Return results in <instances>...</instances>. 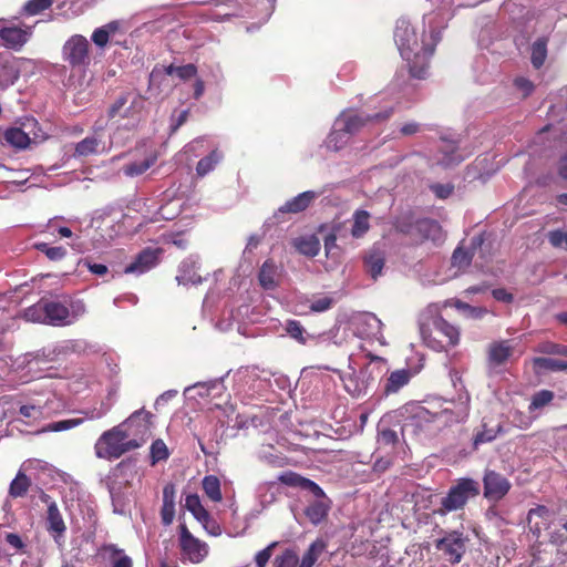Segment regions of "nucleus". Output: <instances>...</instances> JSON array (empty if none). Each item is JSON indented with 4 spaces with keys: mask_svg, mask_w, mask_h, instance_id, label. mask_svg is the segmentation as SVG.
Returning <instances> with one entry per match:
<instances>
[{
    "mask_svg": "<svg viewBox=\"0 0 567 567\" xmlns=\"http://www.w3.org/2000/svg\"><path fill=\"white\" fill-rule=\"evenodd\" d=\"M393 37L411 78L417 80L426 79L431 58L435 52L436 45L442 40L441 30L431 27L429 33L423 30L420 38L409 20L399 19L395 23Z\"/></svg>",
    "mask_w": 567,
    "mask_h": 567,
    "instance_id": "obj_1",
    "label": "nucleus"
},
{
    "mask_svg": "<svg viewBox=\"0 0 567 567\" xmlns=\"http://www.w3.org/2000/svg\"><path fill=\"white\" fill-rule=\"evenodd\" d=\"M423 343L437 352L447 351L460 343V328L450 323L435 309L429 307L419 318Z\"/></svg>",
    "mask_w": 567,
    "mask_h": 567,
    "instance_id": "obj_2",
    "label": "nucleus"
},
{
    "mask_svg": "<svg viewBox=\"0 0 567 567\" xmlns=\"http://www.w3.org/2000/svg\"><path fill=\"white\" fill-rule=\"evenodd\" d=\"M141 442L127 439L123 425H116L102 433L94 445L96 457L103 460H117L125 453L138 449Z\"/></svg>",
    "mask_w": 567,
    "mask_h": 567,
    "instance_id": "obj_3",
    "label": "nucleus"
},
{
    "mask_svg": "<svg viewBox=\"0 0 567 567\" xmlns=\"http://www.w3.org/2000/svg\"><path fill=\"white\" fill-rule=\"evenodd\" d=\"M480 494L481 486L476 480L471 477L458 478L441 499L440 507L434 511V514L445 516L447 513L462 511L471 498H475Z\"/></svg>",
    "mask_w": 567,
    "mask_h": 567,
    "instance_id": "obj_4",
    "label": "nucleus"
},
{
    "mask_svg": "<svg viewBox=\"0 0 567 567\" xmlns=\"http://www.w3.org/2000/svg\"><path fill=\"white\" fill-rule=\"evenodd\" d=\"M392 110L365 114L354 110L343 111L336 121L337 126H341L343 132L350 137L361 132L371 123H381L390 118Z\"/></svg>",
    "mask_w": 567,
    "mask_h": 567,
    "instance_id": "obj_5",
    "label": "nucleus"
},
{
    "mask_svg": "<svg viewBox=\"0 0 567 567\" xmlns=\"http://www.w3.org/2000/svg\"><path fill=\"white\" fill-rule=\"evenodd\" d=\"M62 58L72 69H85L90 65V43L81 34H74L62 48Z\"/></svg>",
    "mask_w": 567,
    "mask_h": 567,
    "instance_id": "obj_6",
    "label": "nucleus"
},
{
    "mask_svg": "<svg viewBox=\"0 0 567 567\" xmlns=\"http://www.w3.org/2000/svg\"><path fill=\"white\" fill-rule=\"evenodd\" d=\"M154 415L150 411H146L144 408L133 412L124 422L120 425H123L124 433L127 439H136L141 442V446L148 440L151 436V429L153 426Z\"/></svg>",
    "mask_w": 567,
    "mask_h": 567,
    "instance_id": "obj_7",
    "label": "nucleus"
},
{
    "mask_svg": "<svg viewBox=\"0 0 567 567\" xmlns=\"http://www.w3.org/2000/svg\"><path fill=\"white\" fill-rule=\"evenodd\" d=\"M482 481L483 495L489 502L502 501L512 488L509 480L495 470H485Z\"/></svg>",
    "mask_w": 567,
    "mask_h": 567,
    "instance_id": "obj_8",
    "label": "nucleus"
},
{
    "mask_svg": "<svg viewBox=\"0 0 567 567\" xmlns=\"http://www.w3.org/2000/svg\"><path fill=\"white\" fill-rule=\"evenodd\" d=\"M179 547L182 554L193 564L203 561L208 554L207 544L193 536L185 524L179 525Z\"/></svg>",
    "mask_w": 567,
    "mask_h": 567,
    "instance_id": "obj_9",
    "label": "nucleus"
},
{
    "mask_svg": "<svg viewBox=\"0 0 567 567\" xmlns=\"http://www.w3.org/2000/svg\"><path fill=\"white\" fill-rule=\"evenodd\" d=\"M435 548L443 554L449 563L458 564L465 554L463 534L458 532L446 534L443 538L436 540Z\"/></svg>",
    "mask_w": 567,
    "mask_h": 567,
    "instance_id": "obj_10",
    "label": "nucleus"
},
{
    "mask_svg": "<svg viewBox=\"0 0 567 567\" xmlns=\"http://www.w3.org/2000/svg\"><path fill=\"white\" fill-rule=\"evenodd\" d=\"M40 498L43 503L48 504L45 517L47 530L53 537L54 542L61 545L66 532V525L62 514L50 495L43 493Z\"/></svg>",
    "mask_w": 567,
    "mask_h": 567,
    "instance_id": "obj_11",
    "label": "nucleus"
},
{
    "mask_svg": "<svg viewBox=\"0 0 567 567\" xmlns=\"http://www.w3.org/2000/svg\"><path fill=\"white\" fill-rule=\"evenodd\" d=\"M318 197V194L313 190H307L298 194L293 198L287 200L282 206H280L275 213L274 218L277 221L284 220V215L290 214L296 215L305 212L312 202Z\"/></svg>",
    "mask_w": 567,
    "mask_h": 567,
    "instance_id": "obj_12",
    "label": "nucleus"
},
{
    "mask_svg": "<svg viewBox=\"0 0 567 567\" xmlns=\"http://www.w3.org/2000/svg\"><path fill=\"white\" fill-rule=\"evenodd\" d=\"M513 340H498L489 343L487 362L492 368L504 365L514 353Z\"/></svg>",
    "mask_w": 567,
    "mask_h": 567,
    "instance_id": "obj_13",
    "label": "nucleus"
},
{
    "mask_svg": "<svg viewBox=\"0 0 567 567\" xmlns=\"http://www.w3.org/2000/svg\"><path fill=\"white\" fill-rule=\"evenodd\" d=\"M31 28L3 27L0 29V39L7 49L19 51L29 41Z\"/></svg>",
    "mask_w": 567,
    "mask_h": 567,
    "instance_id": "obj_14",
    "label": "nucleus"
},
{
    "mask_svg": "<svg viewBox=\"0 0 567 567\" xmlns=\"http://www.w3.org/2000/svg\"><path fill=\"white\" fill-rule=\"evenodd\" d=\"M411 412L412 417L416 420L417 424H421L422 422L432 423L436 421L447 424L457 421L454 413L449 409L431 412L422 405H414L412 406Z\"/></svg>",
    "mask_w": 567,
    "mask_h": 567,
    "instance_id": "obj_15",
    "label": "nucleus"
},
{
    "mask_svg": "<svg viewBox=\"0 0 567 567\" xmlns=\"http://www.w3.org/2000/svg\"><path fill=\"white\" fill-rule=\"evenodd\" d=\"M158 249H143L130 265L125 267L126 274H144L158 262Z\"/></svg>",
    "mask_w": 567,
    "mask_h": 567,
    "instance_id": "obj_16",
    "label": "nucleus"
},
{
    "mask_svg": "<svg viewBox=\"0 0 567 567\" xmlns=\"http://www.w3.org/2000/svg\"><path fill=\"white\" fill-rule=\"evenodd\" d=\"M184 506L206 530H209V524L214 523V520L212 519L209 512L202 505L200 498L197 494L187 495Z\"/></svg>",
    "mask_w": 567,
    "mask_h": 567,
    "instance_id": "obj_17",
    "label": "nucleus"
},
{
    "mask_svg": "<svg viewBox=\"0 0 567 567\" xmlns=\"http://www.w3.org/2000/svg\"><path fill=\"white\" fill-rule=\"evenodd\" d=\"M175 496L176 489L173 483H168L163 488V505L161 508L162 523L168 526L175 517Z\"/></svg>",
    "mask_w": 567,
    "mask_h": 567,
    "instance_id": "obj_18",
    "label": "nucleus"
},
{
    "mask_svg": "<svg viewBox=\"0 0 567 567\" xmlns=\"http://www.w3.org/2000/svg\"><path fill=\"white\" fill-rule=\"evenodd\" d=\"M31 138L29 133L24 132L20 127H9L4 131H0V143L7 144L16 148H25L29 146Z\"/></svg>",
    "mask_w": 567,
    "mask_h": 567,
    "instance_id": "obj_19",
    "label": "nucleus"
},
{
    "mask_svg": "<svg viewBox=\"0 0 567 567\" xmlns=\"http://www.w3.org/2000/svg\"><path fill=\"white\" fill-rule=\"evenodd\" d=\"M364 269L372 279H377L385 265V255L379 248H371L363 258Z\"/></svg>",
    "mask_w": 567,
    "mask_h": 567,
    "instance_id": "obj_20",
    "label": "nucleus"
},
{
    "mask_svg": "<svg viewBox=\"0 0 567 567\" xmlns=\"http://www.w3.org/2000/svg\"><path fill=\"white\" fill-rule=\"evenodd\" d=\"M102 141L95 136H87L75 144L73 156L78 158L100 153Z\"/></svg>",
    "mask_w": 567,
    "mask_h": 567,
    "instance_id": "obj_21",
    "label": "nucleus"
},
{
    "mask_svg": "<svg viewBox=\"0 0 567 567\" xmlns=\"http://www.w3.org/2000/svg\"><path fill=\"white\" fill-rule=\"evenodd\" d=\"M224 154L218 148L213 150L207 156L200 158L196 165V174L204 177L215 169L223 161Z\"/></svg>",
    "mask_w": 567,
    "mask_h": 567,
    "instance_id": "obj_22",
    "label": "nucleus"
},
{
    "mask_svg": "<svg viewBox=\"0 0 567 567\" xmlns=\"http://www.w3.org/2000/svg\"><path fill=\"white\" fill-rule=\"evenodd\" d=\"M411 374L409 370L401 369L393 371L389 378L386 379L385 385H384V393L391 394L396 393L401 388L406 385L410 381Z\"/></svg>",
    "mask_w": 567,
    "mask_h": 567,
    "instance_id": "obj_23",
    "label": "nucleus"
},
{
    "mask_svg": "<svg viewBox=\"0 0 567 567\" xmlns=\"http://www.w3.org/2000/svg\"><path fill=\"white\" fill-rule=\"evenodd\" d=\"M329 509L330 506L327 502L317 499L307 506L305 515L313 525H318L327 518Z\"/></svg>",
    "mask_w": 567,
    "mask_h": 567,
    "instance_id": "obj_24",
    "label": "nucleus"
},
{
    "mask_svg": "<svg viewBox=\"0 0 567 567\" xmlns=\"http://www.w3.org/2000/svg\"><path fill=\"white\" fill-rule=\"evenodd\" d=\"M293 246L300 254L308 257L317 256L320 250V241L313 235L295 239Z\"/></svg>",
    "mask_w": 567,
    "mask_h": 567,
    "instance_id": "obj_25",
    "label": "nucleus"
},
{
    "mask_svg": "<svg viewBox=\"0 0 567 567\" xmlns=\"http://www.w3.org/2000/svg\"><path fill=\"white\" fill-rule=\"evenodd\" d=\"M43 310L45 317L53 323L64 322L70 315L68 307L56 301H50L44 303Z\"/></svg>",
    "mask_w": 567,
    "mask_h": 567,
    "instance_id": "obj_26",
    "label": "nucleus"
},
{
    "mask_svg": "<svg viewBox=\"0 0 567 567\" xmlns=\"http://www.w3.org/2000/svg\"><path fill=\"white\" fill-rule=\"evenodd\" d=\"M370 229V214L367 210L358 209L353 214L351 235L354 238L363 237Z\"/></svg>",
    "mask_w": 567,
    "mask_h": 567,
    "instance_id": "obj_27",
    "label": "nucleus"
},
{
    "mask_svg": "<svg viewBox=\"0 0 567 567\" xmlns=\"http://www.w3.org/2000/svg\"><path fill=\"white\" fill-rule=\"evenodd\" d=\"M156 155H151L141 162H132L122 167V172L127 177H136L144 174L156 163Z\"/></svg>",
    "mask_w": 567,
    "mask_h": 567,
    "instance_id": "obj_28",
    "label": "nucleus"
},
{
    "mask_svg": "<svg viewBox=\"0 0 567 567\" xmlns=\"http://www.w3.org/2000/svg\"><path fill=\"white\" fill-rule=\"evenodd\" d=\"M203 491L205 495L215 503H219L223 499V494L220 489V481L215 475H207L203 478L202 482Z\"/></svg>",
    "mask_w": 567,
    "mask_h": 567,
    "instance_id": "obj_29",
    "label": "nucleus"
},
{
    "mask_svg": "<svg viewBox=\"0 0 567 567\" xmlns=\"http://www.w3.org/2000/svg\"><path fill=\"white\" fill-rule=\"evenodd\" d=\"M277 277V266L272 260H266L259 271V282L262 288L265 289H271L274 288Z\"/></svg>",
    "mask_w": 567,
    "mask_h": 567,
    "instance_id": "obj_30",
    "label": "nucleus"
},
{
    "mask_svg": "<svg viewBox=\"0 0 567 567\" xmlns=\"http://www.w3.org/2000/svg\"><path fill=\"white\" fill-rule=\"evenodd\" d=\"M533 367L536 372L538 371H565L567 370V361L536 357L533 359Z\"/></svg>",
    "mask_w": 567,
    "mask_h": 567,
    "instance_id": "obj_31",
    "label": "nucleus"
},
{
    "mask_svg": "<svg viewBox=\"0 0 567 567\" xmlns=\"http://www.w3.org/2000/svg\"><path fill=\"white\" fill-rule=\"evenodd\" d=\"M324 549L326 543L322 539L315 540L303 554L299 567H312Z\"/></svg>",
    "mask_w": 567,
    "mask_h": 567,
    "instance_id": "obj_32",
    "label": "nucleus"
},
{
    "mask_svg": "<svg viewBox=\"0 0 567 567\" xmlns=\"http://www.w3.org/2000/svg\"><path fill=\"white\" fill-rule=\"evenodd\" d=\"M30 486V478L20 471L10 484L9 495L13 498L23 497L28 493Z\"/></svg>",
    "mask_w": 567,
    "mask_h": 567,
    "instance_id": "obj_33",
    "label": "nucleus"
},
{
    "mask_svg": "<svg viewBox=\"0 0 567 567\" xmlns=\"http://www.w3.org/2000/svg\"><path fill=\"white\" fill-rule=\"evenodd\" d=\"M350 138L351 137L347 135L346 132H343V128L341 126H337L334 124V128L327 138V146L328 148L337 152L343 148L349 143Z\"/></svg>",
    "mask_w": 567,
    "mask_h": 567,
    "instance_id": "obj_34",
    "label": "nucleus"
},
{
    "mask_svg": "<svg viewBox=\"0 0 567 567\" xmlns=\"http://www.w3.org/2000/svg\"><path fill=\"white\" fill-rule=\"evenodd\" d=\"M547 56V39H537L532 45V63L534 68L539 69L545 63Z\"/></svg>",
    "mask_w": 567,
    "mask_h": 567,
    "instance_id": "obj_35",
    "label": "nucleus"
},
{
    "mask_svg": "<svg viewBox=\"0 0 567 567\" xmlns=\"http://www.w3.org/2000/svg\"><path fill=\"white\" fill-rule=\"evenodd\" d=\"M555 394L550 390H540L533 394L530 399V403L528 405V411L534 412L536 410H540L544 406L551 403Z\"/></svg>",
    "mask_w": 567,
    "mask_h": 567,
    "instance_id": "obj_36",
    "label": "nucleus"
},
{
    "mask_svg": "<svg viewBox=\"0 0 567 567\" xmlns=\"http://www.w3.org/2000/svg\"><path fill=\"white\" fill-rule=\"evenodd\" d=\"M34 248L43 252L51 261L62 260L66 256V249L62 246H50L47 243H35Z\"/></svg>",
    "mask_w": 567,
    "mask_h": 567,
    "instance_id": "obj_37",
    "label": "nucleus"
},
{
    "mask_svg": "<svg viewBox=\"0 0 567 567\" xmlns=\"http://www.w3.org/2000/svg\"><path fill=\"white\" fill-rule=\"evenodd\" d=\"M483 429L478 431L474 439H473V445L475 449H477L478 445L489 443L494 441L498 433L502 431V426L491 427L488 429L486 424H483Z\"/></svg>",
    "mask_w": 567,
    "mask_h": 567,
    "instance_id": "obj_38",
    "label": "nucleus"
},
{
    "mask_svg": "<svg viewBox=\"0 0 567 567\" xmlns=\"http://www.w3.org/2000/svg\"><path fill=\"white\" fill-rule=\"evenodd\" d=\"M84 422V419H69V420H61L56 422H52L47 424L42 430L41 433L44 432H61V431H68L75 426L81 425Z\"/></svg>",
    "mask_w": 567,
    "mask_h": 567,
    "instance_id": "obj_39",
    "label": "nucleus"
},
{
    "mask_svg": "<svg viewBox=\"0 0 567 567\" xmlns=\"http://www.w3.org/2000/svg\"><path fill=\"white\" fill-rule=\"evenodd\" d=\"M117 25L115 22H111L104 27L97 28L92 33V41L100 48H103L107 44L110 39V33L115 32Z\"/></svg>",
    "mask_w": 567,
    "mask_h": 567,
    "instance_id": "obj_40",
    "label": "nucleus"
},
{
    "mask_svg": "<svg viewBox=\"0 0 567 567\" xmlns=\"http://www.w3.org/2000/svg\"><path fill=\"white\" fill-rule=\"evenodd\" d=\"M415 227L419 233L423 235V238L434 239L441 227L437 221L429 218L420 219L416 221Z\"/></svg>",
    "mask_w": 567,
    "mask_h": 567,
    "instance_id": "obj_41",
    "label": "nucleus"
},
{
    "mask_svg": "<svg viewBox=\"0 0 567 567\" xmlns=\"http://www.w3.org/2000/svg\"><path fill=\"white\" fill-rule=\"evenodd\" d=\"M473 256L472 251L458 247L452 255V265L458 269H465L471 265Z\"/></svg>",
    "mask_w": 567,
    "mask_h": 567,
    "instance_id": "obj_42",
    "label": "nucleus"
},
{
    "mask_svg": "<svg viewBox=\"0 0 567 567\" xmlns=\"http://www.w3.org/2000/svg\"><path fill=\"white\" fill-rule=\"evenodd\" d=\"M169 456L166 444L162 440H155L151 445L152 464L165 461Z\"/></svg>",
    "mask_w": 567,
    "mask_h": 567,
    "instance_id": "obj_43",
    "label": "nucleus"
},
{
    "mask_svg": "<svg viewBox=\"0 0 567 567\" xmlns=\"http://www.w3.org/2000/svg\"><path fill=\"white\" fill-rule=\"evenodd\" d=\"M275 567H299L298 555L293 550L286 549L275 558Z\"/></svg>",
    "mask_w": 567,
    "mask_h": 567,
    "instance_id": "obj_44",
    "label": "nucleus"
},
{
    "mask_svg": "<svg viewBox=\"0 0 567 567\" xmlns=\"http://www.w3.org/2000/svg\"><path fill=\"white\" fill-rule=\"evenodd\" d=\"M52 3L53 0H29L23 10L28 16H35L49 9Z\"/></svg>",
    "mask_w": 567,
    "mask_h": 567,
    "instance_id": "obj_45",
    "label": "nucleus"
},
{
    "mask_svg": "<svg viewBox=\"0 0 567 567\" xmlns=\"http://www.w3.org/2000/svg\"><path fill=\"white\" fill-rule=\"evenodd\" d=\"M305 478L296 472L287 471L279 475L278 481L284 485L301 489Z\"/></svg>",
    "mask_w": 567,
    "mask_h": 567,
    "instance_id": "obj_46",
    "label": "nucleus"
},
{
    "mask_svg": "<svg viewBox=\"0 0 567 567\" xmlns=\"http://www.w3.org/2000/svg\"><path fill=\"white\" fill-rule=\"evenodd\" d=\"M547 238L553 247L567 249V230H550L547 234Z\"/></svg>",
    "mask_w": 567,
    "mask_h": 567,
    "instance_id": "obj_47",
    "label": "nucleus"
},
{
    "mask_svg": "<svg viewBox=\"0 0 567 567\" xmlns=\"http://www.w3.org/2000/svg\"><path fill=\"white\" fill-rule=\"evenodd\" d=\"M398 441V434L392 429H382L378 433V443L382 446H394Z\"/></svg>",
    "mask_w": 567,
    "mask_h": 567,
    "instance_id": "obj_48",
    "label": "nucleus"
},
{
    "mask_svg": "<svg viewBox=\"0 0 567 567\" xmlns=\"http://www.w3.org/2000/svg\"><path fill=\"white\" fill-rule=\"evenodd\" d=\"M286 331L289 333L291 338L296 339L298 342L302 344L306 343V339L303 337L305 329L299 321L289 320L287 322Z\"/></svg>",
    "mask_w": 567,
    "mask_h": 567,
    "instance_id": "obj_49",
    "label": "nucleus"
},
{
    "mask_svg": "<svg viewBox=\"0 0 567 567\" xmlns=\"http://www.w3.org/2000/svg\"><path fill=\"white\" fill-rule=\"evenodd\" d=\"M561 347L563 344H558L551 341H544L536 346L534 349L535 352L543 353V354H561Z\"/></svg>",
    "mask_w": 567,
    "mask_h": 567,
    "instance_id": "obj_50",
    "label": "nucleus"
},
{
    "mask_svg": "<svg viewBox=\"0 0 567 567\" xmlns=\"http://www.w3.org/2000/svg\"><path fill=\"white\" fill-rule=\"evenodd\" d=\"M333 305V299L329 296L320 297L310 303V310L313 312H323L329 310Z\"/></svg>",
    "mask_w": 567,
    "mask_h": 567,
    "instance_id": "obj_51",
    "label": "nucleus"
},
{
    "mask_svg": "<svg viewBox=\"0 0 567 567\" xmlns=\"http://www.w3.org/2000/svg\"><path fill=\"white\" fill-rule=\"evenodd\" d=\"M430 189L434 193V195L437 198L446 199L452 195V193L454 190V185L436 183V184L431 185Z\"/></svg>",
    "mask_w": 567,
    "mask_h": 567,
    "instance_id": "obj_52",
    "label": "nucleus"
},
{
    "mask_svg": "<svg viewBox=\"0 0 567 567\" xmlns=\"http://www.w3.org/2000/svg\"><path fill=\"white\" fill-rule=\"evenodd\" d=\"M276 546H277V543H272L269 546H267L266 548H264L262 550L257 553V555L255 557L257 567H266L267 563L269 561V559L272 555V550Z\"/></svg>",
    "mask_w": 567,
    "mask_h": 567,
    "instance_id": "obj_53",
    "label": "nucleus"
},
{
    "mask_svg": "<svg viewBox=\"0 0 567 567\" xmlns=\"http://www.w3.org/2000/svg\"><path fill=\"white\" fill-rule=\"evenodd\" d=\"M514 85L517 90H519L523 93L524 97L529 96L535 89V86L530 80H528L526 78H522V76L516 78L514 80Z\"/></svg>",
    "mask_w": 567,
    "mask_h": 567,
    "instance_id": "obj_54",
    "label": "nucleus"
},
{
    "mask_svg": "<svg viewBox=\"0 0 567 567\" xmlns=\"http://www.w3.org/2000/svg\"><path fill=\"white\" fill-rule=\"evenodd\" d=\"M197 74V68L195 64L193 63H189V64H185V65H181L177 68V76L181 79V80H189L194 76H196Z\"/></svg>",
    "mask_w": 567,
    "mask_h": 567,
    "instance_id": "obj_55",
    "label": "nucleus"
},
{
    "mask_svg": "<svg viewBox=\"0 0 567 567\" xmlns=\"http://www.w3.org/2000/svg\"><path fill=\"white\" fill-rule=\"evenodd\" d=\"M19 413L27 419H37L42 415V408L37 405H21Z\"/></svg>",
    "mask_w": 567,
    "mask_h": 567,
    "instance_id": "obj_56",
    "label": "nucleus"
},
{
    "mask_svg": "<svg viewBox=\"0 0 567 567\" xmlns=\"http://www.w3.org/2000/svg\"><path fill=\"white\" fill-rule=\"evenodd\" d=\"M4 539L9 546H11L16 550H22L25 547V544L21 539V537L16 533H6Z\"/></svg>",
    "mask_w": 567,
    "mask_h": 567,
    "instance_id": "obj_57",
    "label": "nucleus"
},
{
    "mask_svg": "<svg viewBox=\"0 0 567 567\" xmlns=\"http://www.w3.org/2000/svg\"><path fill=\"white\" fill-rule=\"evenodd\" d=\"M301 489L311 492L318 498L324 497L323 489L316 482H313L307 477L303 481V485H302Z\"/></svg>",
    "mask_w": 567,
    "mask_h": 567,
    "instance_id": "obj_58",
    "label": "nucleus"
},
{
    "mask_svg": "<svg viewBox=\"0 0 567 567\" xmlns=\"http://www.w3.org/2000/svg\"><path fill=\"white\" fill-rule=\"evenodd\" d=\"M126 102H127L126 96H124V95L118 96L109 109V112H107L109 117L114 118L115 116H117L120 114L121 110L125 106Z\"/></svg>",
    "mask_w": 567,
    "mask_h": 567,
    "instance_id": "obj_59",
    "label": "nucleus"
},
{
    "mask_svg": "<svg viewBox=\"0 0 567 567\" xmlns=\"http://www.w3.org/2000/svg\"><path fill=\"white\" fill-rule=\"evenodd\" d=\"M82 262L94 275L104 276L109 271L107 267L103 264H95V262H92L90 259H84V260H82Z\"/></svg>",
    "mask_w": 567,
    "mask_h": 567,
    "instance_id": "obj_60",
    "label": "nucleus"
},
{
    "mask_svg": "<svg viewBox=\"0 0 567 567\" xmlns=\"http://www.w3.org/2000/svg\"><path fill=\"white\" fill-rule=\"evenodd\" d=\"M492 296L495 300L502 301L505 303H511L514 300V296L504 288L493 289Z\"/></svg>",
    "mask_w": 567,
    "mask_h": 567,
    "instance_id": "obj_61",
    "label": "nucleus"
},
{
    "mask_svg": "<svg viewBox=\"0 0 567 567\" xmlns=\"http://www.w3.org/2000/svg\"><path fill=\"white\" fill-rule=\"evenodd\" d=\"M421 130V126L419 123L416 122H410V123H405L404 125H402V127L400 128V132L402 135H414L416 133H419Z\"/></svg>",
    "mask_w": 567,
    "mask_h": 567,
    "instance_id": "obj_62",
    "label": "nucleus"
},
{
    "mask_svg": "<svg viewBox=\"0 0 567 567\" xmlns=\"http://www.w3.org/2000/svg\"><path fill=\"white\" fill-rule=\"evenodd\" d=\"M81 413H83L85 415L86 419L89 420H96V419H101L105 415V411L104 410H99V409H92V410H89V411H81Z\"/></svg>",
    "mask_w": 567,
    "mask_h": 567,
    "instance_id": "obj_63",
    "label": "nucleus"
},
{
    "mask_svg": "<svg viewBox=\"0 0 567 567\" xmlns=\"http://www.w3.org/2000/svg\"><path fill=\"white\" fill-rule=\"evenodd\" d=\"M112 567H133V561L128 556L123 555L114 560Z\"/></svg>",
    "mask_w": 567,
    "mask_h": 567,
    "instance_id": "obj_64",
    "label": "nucleus"
}]
</instances>
